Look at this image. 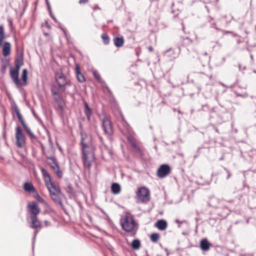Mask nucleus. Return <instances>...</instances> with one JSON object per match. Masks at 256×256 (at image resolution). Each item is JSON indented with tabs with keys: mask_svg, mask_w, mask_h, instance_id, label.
Wrapping results in <instances>:
<instances>
[{
	"mask_svg": "<svg viewBox=\"0 0 256 256\" xmlns=\"http://www.w3.org/2000/svg\"><path fill=\"white\" fill-rule=\"evenodd\" d=\"M81 144L82 150V162L84 167L90 168L92 166V162L94 161L95 157L94 148L91 145H88L84 142V138L82 137Z\"/></svg>",
	"mask_w": 256,
	"mask_h": 256,
	"instance_id": "obj_1",
	"label": "nucleus"
},
{
	"mask_svg": "<svg viewBox=\"0 0 256 256\" xmlns=\"http://www.w3.org/2000/svg\"><path fill=\"white\" fill-rule=\"evenodd\" d=\"M120 222L122 229L126 232H130L138 230V224L131 215H126Z\"/></svg>",
	"mask_w": 256,
	"mask_h": 256,
	"instance_id": "obj_2",
	"label": "nucleus"
},
{
	"mask_svg": "<svg viewBox=\"0 0 256 256\" xmlns=\"http://www.w3.org/2000/svg\"><path fill=\"white\" fill-rule=\"evenodd\" d=\"M56 81L62 91L66 90L67 86H71L72 83L70 80L66 79V76L61 72H56L54 74Z\"/></svg>",
	"mask_w": 256,
	"mask_h": 256,
	"instance_id": "obj_3",
	"label": "nucleus"
},
{
	"mask_svg": "<svg viewBox=\"0 0 256 256\" xmlns=\"http://www.w3.org/2000/svg\"><path fill=\"white\" fill-rule=\"evenodd\" d=\"M136 196L142 202H148L150 200V192L148 188L141 187L136 192Z\"/></svg>",
	"mask_w": 256,
	"mask_h": 256,
	"instance_id": "obj_4",
	"label": "nucleus"
},
{
	"mask_svg": "<svg viewBox=\"0 0 256 256\" xmlns=\"http://www.w3.org/2000/svg\"><path fill=\"white\" fill-rule=\"evenodd\" d=\"M100 120L104 133L108 136H112L113 134V130L110 119L108 116H104L103 118H100Z\"/></svg>",
	"mask_w": 256,
	"mask_h": 256,
	"instance_id": "obj_5",
	"label": "nucleus"
},
{
	"mask_svg": "<svg viewBox=\"0 0 256 256\" xmlns=\"http://www.w3.org/2000/svg\"><path fill=\"white\" fill-rule=\"evenodd\" d=\"M16 146L18 148H22L26 144L25 136L22 133L20 128L17 126L16 128Z\"/></svg>",
	"mask_w": 256,
	"mask_h": 256,
	"instance_id": "obj_6",
	"label": "nucleus"
},
{
	"mask_svg": "<svg viewBox=\"0 0 256 256\" xmlns=\"http://www.w3.org/2000/svg\"><path fill=\"white\" fill-rule=\"evenodd\" d=\"M180 52V49L179 48L176 49L170 48L164 52V55L170 60H172L178 56Z\"/></svg>",
	"mask_w": 256,
	"mask_h": 256,
	"instance_id": "obj_7",
	"label": "nucleus"
},
{
	"mask_svg": "<svg viewBox=\"0 0 256 256\" xmlns=\"http://www.w3.org/2000/svg\"><path fill=\"white\" fill-rule=\"evenodd\" d=\"M170 167L166 164H162L158 170L157 175L160 178H164L169 174Z\"/></svg>",
	"mask_w": 256,
	"mask_h": 256,
	"instance_id": "obj_8",
	"label": "nucleus"
},
{
	"mask_svg": "<svg viewBox=\"0 0 256 256\" xmlns=\"http://www.w3.org/2000/svg\"><path fill=\"white\" fill-rule=\"evenodd\" d=\"M28 210L30 212L31 214H32V216H37V215L40 212V209L38 206V204L35 202H33L28 204Z\"/></svg>",
	"mask_w": 256,
	"mask_h": 256,
	"instance_id": "obj_9",
	"label": "nucleus"
},
{
	"mask_svg": "<svg viewBox=\"0 0 256 256\" xmlns=\"http://www.w3.org/2000/svg\"><path fill=\"white\" fill-rule=\"evenodd\" d=\"M20 70L12 68V67L10 69V76L14 82L16 86H19L20 80L18 78Z\"/></svg>",
	"mask_w": 256,
	"mask_h": 256,
	"instance_id": "obj_10",
	"label": "nucleus"
},
{
	"mask_svg": "<svg viewBox=\"0 0 256 256\" xmlns=\"http://www.w3.org/2000/svg\"><path fill=\"white\" fill-rule=\"evenodd\" d=\"M28 220H30V226L33 228H41L40 222L38 219L37 216H30V218H27Z\"/></svg>",
	"mask_w": 256,
	"mask_h": 256,
	"instance_id": "obj_11",
	"label": "nucleus"
},
{
	"mask_svg": "<svg viewBox=\"0 0 256 256\" xmlns=\"http://www.w3.org/2000/svg\"><path fill=\"white\" fill-rule=\"evenodd\" d=\"M46 185L50 194L52 193H60V189L52 181L46 184Z\"/></svg>",
	"mask_w": 256,
	"mask_h": 256,
	"instance_id": "obj_12",
	"label": "nucleus"
},
{
	"mask_svg": "<svg viewBox=\"0 0 256 256\" xmlns=\"http://www.w3.org/2000/svg\"><path fill=\"white\" fill-rule=\"evenodd\" d=\"M60 193H52L50 194V197L57 204H59L60 208L64 211L66 210L64 208L63 204L61 201L60 198L59 196V194Z\"/></svg>",
	"mask_w": 256,
	"mask_h": 256,
	"instance_id": "obj_13",
	"label": "nucleus"
},
{
	"mask_svg": "<svg viewBox=\"0 0 256 256\" xmlns=\"http://www.w3.org/2000/svg\"><path fill=\"white\" fill-rule=\"evenodd\" d=\"M76 74L77 79L80 82H83L86 80L85 78L82 74L81 73L80 66L78 64H76Z\"/></svg>",
	"mask_w": 256,
	"mask_h": 256,
	"instance_id": "obj_14",
	"label": "nucleus"
},
{
	"mask_svg": "<svg viewBox=\"0 0 256 256\" xmlns=\"http://www.w3.org/2000/svg\"><path fill=\"white\" fill-rule=\"evenodd\" d=\"M84 112L85 115L86 116L87 120L88 121H90V116L92 114V109L90 107L88 103L84 101Z\"/></svg>",
	"mask_w": 256,
	"mask_h": 256,
	"instance_id": "obj_15",
	"label": "nucleus"
},
{
	"mask_svg": "<svg viewBox=\"0 0 256 256\" xmlns=\"http://www.w3.org/2000/svg\"><path fill=\"white\" fill-rule=\"evenodd\" d=\"M11 51V45L8 42H5L2 47V54L4 56H8Z\"/></svg>",
	"mask_w": 256,
	"mask_h": 256,
	"instance_id": "obj_16",
	"label": "nucleus"
},
{
	"mask_svg": "<svg viewBox=\"0 0 256 256\" xmlns=\"http://www.w3.org/2000/svg\"><path fill=\"white\" fill-rule=\"evenodd\" d=\"M47 159L50 160H52V162H50L48 163L50 167L54 170L55 171L57 169L59 168L58 164V162L56 161V158L54 157L51 156H46V157Z\"/></svg>",
	"mask_w": 256,
	"mask_h": 256,
	"instance_id": "obj_17",
	"label": "nucleus"
},
{
	"mask_svg": "<svg viewBox=\"0 0 256 256\" xmlns=\"http://www.w3.org/2000/svg\"><path fill=\"white\" fill-rule=\"evenodd\" d=\"M113 40L114 46L118 48L122 46L124 44V39L122 36L114 38Z\"/></svg>",
	"mask_w": 256,
	"mask_h": 256,
	"instance_id": "obj_18",
	"label": "nucleus"
},
{
	"mask_svg": "<svg viewBox=\"0 0 256 256\" xmlns=\"http://www.w3.org/2000/svg\"><path fill=\"white\" fill-rule=\"evenodd\" d=\"M156 225L158 228L160 230H164L167 227L166 222L164 220H158Z\"/></svg>",
	"mask_w": 256,
	"mask_h": 256,
	"instance_id": "obj_19",
	"label": "nucleus"
},
{
	"mask_svg": "<svg viewBox=\"0 0 256 256\" xmlns=\"http://www.w3.org/2000/svg\"><path fill=\"white\" fill-rule=\"evenodd\" d=\"M210 243L208 242L207 239H202L200 242V246L202 250L206 251L210 248Z\"/></svg>",
	"mask_w": 256,
	"mask_h": 256,
	"instance_id": "obj_20",
	"label": "nucleus"
},
{
	"mask_svg": "<svg viewBox=\"0 0 256 256\" xmlns=\"http://www.w3.org/2000/svg\"><path fill=\"white\" fill-rule=\"evenodd\" d=\"M15 68L20 70V66L24 64L22 56H18L16 57L14 61Z\"/></svg>",
	"mask_w": 256,
	"mask_h": 256,
	"instance_id": "obj_21",
	"label": "nucleus"
},
{
	"mask_svg": "<svg viewBox=\"0 0 256 256\" xmlns=\"http://www.w3.org/2000/svg\"><path fill=\"white\" fill-rule=\"evenodd\" d=\"M24 189L28 192H34L36 190L32 183L26 182L24 184Z\"/></svg>",
	"mask_w": 256,
	"mask_h": 256,
	"instance_id": "obj_22",
	"label": "nucleus"
},
{
	"mask_svg": "<svg viewBox=\"0 0 256 256\" xmlns=\"http://www.w3.org/2000/svg\"><path fill=\"white\" fill-rule=\"evenodd\" d=\"M112 192L115 194H118L120 192V186L118 183H113L111 186Z\"/></svg>",
	"mask_w": 256,
	"mask_h": 256,
	"instance_id": "obj_23",
	"label": "nucleus"
},
{
	"mask_svg": "<svg viewBox=\"0 0 256 256\" xmlns=\"http://www.w3.org/2000/svg\"><path fill=\"white\" fill-rule=\"evenodd\" d=\"M99 82L101 84L102 87L103 88L104 92H106V91L110 96H112V92L111 91V90H110V88H109V87L108 86L106 82L102 80L101 81H100Z\"/></svg>",
	"mask_w": 256,
	"mask_h": 256,
	"instance_id": "obj_24",
	"label": "nucleus"
},
{
	"mask_svg": "<svg viewBox=\"0 0 256 256\" xmlns=\"http://www.w3.org/2000/svg\"><path fill=\"white\" fill-rule=\"evenodd\" d=\"M42 172L44 178V180L46 184H48V182H50V181H52L50 176L46 170H45L44 168H42Z\"/></svg>",
	"mask_w": 256,
	"mask_h": 256,
	"instance_id": "obj_25",
	"label": "nucleus"
},
{
	"mask_svg": "<svg viewBox=\"0 0 256 256\" xmlns=\"http://www.w3.org/2000/svg\"><path fill=\"white\" fill-rule=\"evenodd\" d=\"M132 248L133 250H138L140 246V242L138 239H135L132 240L131 244Z\"/></svg>",
	"mask_w": 256,
	"mask_h": 256,
	"instance_id": "obj_26",
	"label": "nucleus"
},
{
	"mask_svg": "<svg viewBox=\"0 0 256 256\" xmlns=\"http://www.w3.org/2000/svg\"><path fill=\"white\" fill-rule=\"evenodd\" d=\"M25 131L28 134L31 139L36 138V136L31 132L30 128L26 126V124H22Z\"/></svg>",
	"mask_w": 256,
	"mask_h": 256,
	"instance_id": "obj_27",
	"label": "nucleus"
},
{
	"mask_svg": "<svg viewBox=\"0 0 256 256\" xmlns=\"http://www.w3.org/2000/svg\"><path fill=\"white\" fill-rule=\"evenodd\" d=\"M14 108V110L16 112V116H18V120L22 124H24L25 123V122H24L21 114H20L17 106H15Z\"/></svg>",
	"mask_w": 256,
	"mask_h": 256,
	"instance_id": "obj_28",
	"label": "nucleus"
},
{
	"mask_svg": "<svg viewBox=\"0 0 256 256\" xmlns=\"http://www.w3.org/2000/svg\"><path fill=\"white\" fill-rule=\"evenodd\" d=\"M5 38L4 28L2 25L0 26V46L2 44L3 40Z\"/></svg>",
	"mask_w": 256,
	"mask_h": 256,
	"instance_id": "obj_29",
	"label": "nucleus"
},
{
	"mask_svg": "<svg viewBox=\"0 0 256 256\" xmlns=\"http://www.w3.org/2000/svg\"><path fill=\"white\" fill-rule=\"evenodd\" d=\"M101 38L102 39L103 42L104 44H108L110 43V38L106 34H102Z\"/></svg>",
	"mask_w": 256,
	"mask_h": 256,
	"instance_id": "obj_30",
	"label": "nucleus"
},
{
	"mask_svg": "<svg viewBox=\"0 0 256 256\" xmlns=\"http://www.w3.org/2000/svg\"><path fill=\"white\" fill-rule=\"evenodd\" d=\"M160 238V235L158 233H152L150 235V240L154 242H156Z\"/></svg>",
	"mask_w": 256,
	"mask_h": 256,
	"instance_id": "obj_31",
	"label": "nucleus"
},
{
	"mask_svg": "<svg viewBox=\"0 0 256 256\" xmlns=\"http://www.w3.org/2000/svg\"><path fill=\"white\" fill-rule=\"evenodd\" d=\"M132 148L134 150L139 156H142V153L141 150L137 146L136 144H132Z\"/></svg>",
	"mask_w": 256,
	"mask_h": 256,
	"instance_id": "obj_32",
	"label": "nucleus"
},
{
	"mask_svg": "<svg viewBox=\"0 0 256 256\" xmlns=\"http://www.w3.org/2000/svg\"><path fill=\"white\" fill-rule=\"evenodd\" d=\"M27 75H28V70L26 69H24L22 72V79L24 82V84H26L27 80Z\"/></svg>",
	"mask_w": 256,
	"mask_h": 256,
	"instance_id": "obj_33",
	"label": "nucleus"
},
{
	"mask_svg": "<svg viewBox=\"0 0 256 256\" xmlns=\"http://www.w3.org/2000/svg\"><path fill=\"white\" fill-rule=\"evenodd\" d=\"M66 192L70 194H72L74 193V190L71 184H68L66 188Z\"/></svg>",
	"mask_w": 256,
	"mask_h": 256,
	"instance_id": "obj_34",
	"label": "nucleus"
},
{
	"mask_svg": "<svg viewBox=\"0 0 256 256\" xmlns=\"http://www.w3.org/2000/svg\"><path fill=\"white\" fill-rule=\"evenodd\" d=\"M92 74L94 78L96 79L98 82L102 80L100 76L97 71L94 70Z\"/></svg>",
	"mask_w": 256,
	"mask_h": 256,
	"instance_id": "obj_35",
	"label": "nucleus"
},
{
	"mask_svg": "<svg viewBox=\"0 0 256 256\" xmlns=\"http://www.w3.org/2000/svg\"><path fill=\"white\" fill-rule=\"evenodd\" d=\"M54 101L57 104L64 102V100L60 95H58L57 97L54 98Z\"/></svg>",
	"mask_w": 256,
	"mask_h": 256,
	"instance_id": "obj_36",
	"label": "nucleus"
},
{
	"mask_svg": "<svg viewBox=\"0 0 256 256\" xmlns=\"http://www.w3.org/2000/svg\"><path fill=\"white\" fill-rule=\"evenodd\" d=\"M36 192V196H34V197L40 202H42L44 201V200L42 198H41V196L38 194V193L37 192L36 190V192Z\"/></svg>",
	"mask_w": 256,
	"mask_h": 256,
	"instance_id": "obj_37",
	"label": "nucleus"
},
{
	"mask_svg": "<svg viewBox=\"0 0 256 256\" xmlns=\"http://www.w3.org/2000/svg\"><path fill=\"white\" fill-rule=\"evenodd\" d=\"M56 173V175L58 178H62V172L60 170V168L54 171Z\"/></svg>",
	"mask_w": 256,
	"mask_h": 256,
	"instance_id": "obj_38",
	"label": "nucleus"
},
{
	"mask_svg": "<svg viewBox=\"0 0 256 256\" xmlns=\"http://www.w3.org/2000/svg\"><path fill=\"white\" fill-rule=\"evenodd\" d=\"M128 140L131 146L132 147V144H136L132 138L130 136H128Z\"/></svg>",
	"mask_w": 256,
	"mask_h": 256,
	"instance_id": "obj_39",
	"label": "nucleus"
},
{
	"mask_svg": "<svg viewBox=\"0 0 256 256\" xmlns=\"http://www.w3.org/2000/svg\"><path fill=\"white\" fill-rule=\"evenodd\" d=\"M58 108L62 110L64 108V102H61L60 103L58 104Z\"/></svg>",
	"mask_w": 256,
	"mask_h": 256,
	"instance_id": "obj_40",
	"label": "nucleus"
},
{
	"mask_svg": "<svg viewBox=\"0 0 256 256\" xmlns=\"http://www.w3.org/2000/svg\"><path fill=\"white\" fill-rule=\"evenodd\" d=\"M46 5H47V6H48V10L49 14H51V13H52V8H51V6H50V4L49 3L48 0H46Z\"/></svg>",
	"mask_w": 256,
	"mask_h": 256,
	"instance_id": "obj_41",
	"label": "nucleus"
},
{
	"mask_svg": "<svg viewBox=\"0 0 256 256\" xmlns=\"http://www.w3.org/2000/svg\"><path fill=\"white\" fill-rule=\"evenodd\" d=\"M124 126L126 128L128 132H130V128L129 127L128 124H127V122H124Z\"/></svg>",
	"mask_w": 256,
	"mask_h": 256,
	"instance_id": "obj_42",
	"label": "nucleus"
},
{
	"mask_svg": "<svg viewBox=\"0 0 256 256\" xmlns=\"http://www.w3.org/2000/svg\"><path fill=\"white\" fill-rule=\"evenodd\" d=\"M37 232H38L37 231H35L34 232V237H33V238H32V247L33 248L34 246V244L35 241H36V236L37 234Z\"/></svg>",
	"mask_w": 256,
	"mask_h": 256,
	"instance_id": "obj_43",
	"label": "nucleus"
},
{
	"mask_svg": "<svg viewBox=\"0 0 256 256\" xmlns=\"http://www.w3.org/2000/svg\"><path fill=\"white\" fill-rule=\"evenodd\" d=\"M51 18L54 20L56 22H58L55 16L53 14V12H52L51 14H50Z\"/></svg>",
	"mask_w": 256,
	"mask_h": 256,
	"instance_id": "obj_44",
	"label": "nucleus"
},
{
	"mask_svg": "<svg viewBox=\"0 0 256 256\" xmlns=\"http://www.w3.org/2000/svg\"><path fill=\"white\" fill-rule=\"evenodd\" d=\"M224 170H226V171L228 173V176L226 177V179L228 180V179L230 177L231 174H230V172L228 170H227L226 168H224Z\"/></svg>",
	"mask_w": 256,
	"mask_h": 256,
	"instance_id": "obj_45",
	"label": "nucleus"
},
{
	"mask_svg": "<svg viewBox=\"0 0 256 256\" xmlns=\"http://www.w3.org/2000/svg\"><path fill=\"white\" fill-rule=\"evenodd\" d=\"M51 92H52V96H58V95H59L58 93L57 92L54 90L52 89V90Z\"/></svg>",
	"mask_w": 256,
	"mask_h": 256,
	"instance_id": "obj_46",
	"label": "nucleus"
},
{
	"mask_svg": "<svg viewBox=\"0 0 256 256\" xmlns=\"http://www.w3.org/2000/svg\"><path fill=\"white\" fill-rule=\"evenodd\" d=\"M44 223L45 226H49L51 224L50 222H49L47 220H44Z\"/></svg>",
	"mask_w": 256,
	"mask_h": 256,
	"instance_id": "obj_47",
	"label": "nucleus"
},
{
	"mask_svg": "<svg viewBox=\"0 0 256 256\" xmlns=\"http://www.w3.org/2000/svg\"><path fill=\"white\" fill-rule=\"evenodd\" d=\"M88 2V0H80L79 4H86Z\"/></svg>",
	"mask_w": 256,
	"mask_h": 256,
	"instance_id": "obj_48",
	"label": "nucleus"
},
{
	"mask_svg": "<svg viewBox=\"0 0 256 256\" xmlns=\"http://www.w3.org/2000/svg\"><path fill=\"white\" fill-rule=\"evenodd\" d=\"M92 8L94 9V10H99L100 9L98 6V4H95L93 7H92Z\"/></svg>",
	"mask_w": 256,
	"mask_h": 256,
	"instance_id": "obj_49",
	"label": "nucleus"
},
{
	"mask_svg": "<svg viewBox=\"0 0 256 256\" xmlns=\"http://www.w3.org/2000/svg\"><path fill=\"white\" fill-rule=\"evenodd\" d=\"M32 114L34 116V118H38V116L36 115V114L35 113L34 111V110H32Z\"/></svg>",
	"mask_w": 256,
	"mask_h": 256,
	"instance_id": "obj_50",
	"label": "nucleus"
},
{
	"mask_svg": "<svg viewBox=\"0 0 256 256\" xmlns=\"http://www.w3.org/2000/svg\"><path fill=\"white\" fill-rule=\"evenodd\" d=\"M211 27L212 28H216V30H218V28L216 26V24H212Z\"/></svg>",
	"mask_w": 256,
	"mask_h": 256,
	"instance_id": "obj_51",
	"label": "nucleus"
},
{
	"mask_svg": "<svg viewBox=\"0 0 256 256\" xmlns=\"http://www.w3.org/2000/svg\"><path fill=\"white\" fill-rule=\"evenodd\" d=\"M5 69H6V66H2V72H4L5 70Z\"/></svg>",
	"mask_w": 256,
	"mask_h": 256,
	"instance_id": "obj_52",
	"label": "nucleus"
},
{
	"mask_svg": "<svg viewBox=\"0 0 256 256\" xmlns=\"http://www.w3.org/2000/svg\"><path fill=\"white\" fill-rule=\"evenodd\" d=\"M164 250L166 252L167 256H168L169 255V252H168V248H164Z\"/></svg>",
	"mask_w": 256,
	"mask_h": 256,
	"instance_id": "obj_53",
	"label": "nucleus"
},
{
	"mask_svg": "<svg viewBox=\"0 0 256 256\" xmlns=\"http://www.w3.org/2000/svg\"><path fill=\"white\" fill-rule=\"evenodd\" d=\"M238 67L239 70H240L241 68H242V66H241V64H238Z\"/></svg>",
	"mask_w": 256,
	"mask_h": 256,
	"instance_id": "obj_54",
	"label": "nucleus"
},
{
	"mask_svg": "<svg viewBox=\"0 0 256 256\" xmlns=\"http://www.w3.org/2000/svg\"><path fill=\"white\" fill-rule=\"evenodd\" d=\"M148 50H150V51H152V50H153V48H152V46H150V47L148 48Z\"/></svg>",
	"mask_w": 256,
	"mask_h": 256,
	"instance_id": "obj_55",
	"label": "nucleus"
},
{
	"mask_svg": "<svg viewBox=\"0 0 256 256\" xmlns=\"http://www.w3.org/2000/svg\"><path fill=\"white\" fill-rule=\"evenodd\" d=\"M102 212L103 214H106V216L108 218H109L108 216L106 214V213L103 210H102Z\"/></svg>",
	"mask_w": 256,
	"mask_h": 256,
	"instance_id": "obj_56",
	"label": "nucleus"
},
{
	"mask_svg": "<svg viewBox=\"0 0 256 256\" xmlns=\"http://www.w3.org/2000/svg\"><path fill=\"white\" fill-rule=\"evenodd\" d=\"M207 107H208L207 105L202 106V108H207Z\"/></svg>",
	"mask_w": 256,
	"mask_h": 256,
	"instance_id": "obj_57",
	"label": "nucleus"
},
{
	"mask_svg": "<svg viewBox=\"0 0 256 256\" xmlns=\"http://www.w3.org/2000/svg\"><path fill=\"white\" fill-rule=\"evenodd\" d=\"M224 61H225V58H222V63H223Z\"/></svg>",
	"mask_w": 256,
	"mask_h": 256,
	"instance_id": "obj_58",
	"label": "nucleus"
},
{
	"mask_svg": "<svg viewBox=\"0 0 256 256\" xmlns=\"http://www.w3.org/2000/svg\"><path fill=\"white\" fill-rule=\"evenodd\" d=\"M233 201H234L233 200H228V202H233Z\"/></svg>",
	"mask_w": 256,
	"mask_h": 256,
	"instance_id": "obj_59",
	"label": "nucleus"
},
{
	"mask_svg": "<svg viewBox=\"0 0 256 256\" xmlns=\"http://www.w3.org/2000/svg\"><path fill=\"white\" fill-rule=\"evenodd\" d=\"M204 54L205 56H206V55L208 54H207V52H205V53Z\"/></svg>",
	"mask_w": 256,
	"mask_h": 256,
	"instance_id": "obj_60",
	"label": "nucleus"
},
{
	"mask_svg": "<svg viewBox=\"0 0 256 256\" xmlns=\"http://www.w3.org/2000/svg\"><path fill=\"white\" fill-rule=\"evenodd\" d=\"M246 69V66H244L243 68H242V70H245Z\"/></svg>",
	"mask_w": 256,
	"mask_h": 256,
	"instance_id": "obj_61",
	"label": "nucleus"
},
{
	"mask_svg": "<svg viewBox=\"0 0 256 256\" xmlns=\"http://www.w3.org/2000/svg\"><path fill=\"white\" fill-rule=\"evenodd\" d=\"M250 58H252H252H253V56H252V55L250 56Z\"/></svg>",
	"mask_w": 256,
	"mask_h": 256,
	"instance_id": "obj_62",
	"label": "nucleus"
},
{
	"mask_svg": "<svg viewBox=\"0 0 256 256\" xmlns=\"http://www.w3.org/2000/svg\"><path fill=\"white\" fill-rule=\"evenodd\" d=\"M216 132H218V129H217V128H216Z\"/></svg>",
	"mask_w": 256,
	"mask_h": 256,
	"instance_id": "obj_63",
	"label": "nucleus"
},
{
	"mask_svg": "<svg viewBox=\"0 0 256 256\" xmlns=\"http://www.w3.org/2000/svg\"><path fill=\"white\" fill-rule=\"evenodd\" d=\"M178 112L180 114L181 112H180V110H178Z\"/></svg>",
	"mask_w": 256,
	"mask_h": 256,
	"instance_id": "obj_64",
	"label": "nucleus"
}]
</instances>
